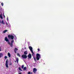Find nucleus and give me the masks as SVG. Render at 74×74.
<instances>
[{"mask_svg":"<svg viewBox=\"0 0 74 74\" xmlns=\"http://www.w3.org/2000/svg\"><path fill=\"white\" fill-rule=\"evenodd\" d=\"M36 59L37 60H39L40 58H41V55L39 53H37L36 55Z\"/></svg>","mask_w":74,"mask_h":74,"instance_id":"obj_1","label":"nucleus"},{"mask_svg":"<svg viewBox=\"0 0 74 74\" xmlns=\"http://www.w3.org/2000/svg\"><path fill=\"white\" fill-rule=\"evenodd\" d=\"M14 42V40H12L11 41V43H10V42H8V44L10 45L11 47H12L13 46V42Z\"/></svg>","mask_w":74,"mask_h":74,"instance_id":"obj_2","label":"nucleus"},{"mask_svg":"<svg viewBox=\"0 0 74 74\" xmlns=\"http://www.w3.org/2000/svg\"><path fill=\"white\" fill-rule=\"evenodd\" d=\"M8 38H9V39H12V40H14V36L12 35H9L8 36Z\"/></svg>","mask_w":74,"mask_h":74,"instance_id":"obj_3","label":"nucleus"},{"mask_svg":"<svg viewBox=\"0 0 74 74\" xmlns=\"http://www.w3.org/2000/svg\"><path fill=\"white\" fill-rule=\"evenodd\" d=\"M21 57L22 58H23V59H26V58H27V56L26 55H23Z\"/></svg>","mask_w":74,"mask_h":74,"instance_id":"obj_4","label":"nucleus"},{"mask_svg":"<svg viewBox=\"0 0 74 74\" xmlns=\"http://www.w3.org/2000/svg\"><path fill=\"white\" fill-rule=\"evenodd\" d=\"M5 66L6 68L8 67V59H7L6 61Z\"/></svg>","mask_w":74,"mask_h":74,"instance_id":"obj_5","label":"nucleus"},{"mask_svg":"<svg viewBox=\"0 0 74 74\" xmlns=\"http://www.w3.org/2000/svg\"><path fill=\"white\" fill-rule=\"evenodd\" d=\"M37 71V69H36V68H34L33 69V73H36Z\"/></svg>","mask_w":74,"mask_h":74,"instance_id":"obj_6","label":"nucleus"},{"mask_svg":"<svg viewBox=\"0 0 74 74\" xmlns=\"http://www.w3.org/2000/svg\"><path fill=\"white\" fill-rule=\"evenodd\" d=\"M29 48L31 52H32L33 51V48L32 47L29 46Z\"/></svg>","mask_w":74,"mask_h":74,"instance_id":"obj_7","label":"nucleus"},{"mask_svg":"<svg viewBox=\"0 0 74 74\" xmlns=\"http://www.w3.org/2000/svg\"><path fill=\"white\" fill-rule=\"evenodd\" d=\"M5 40L6 41V42H9V40H8V38H7V37H5Z\"/></svg>","mask_w":74,"mask_h":74,"instance_id":"obj_8","label":"nucleus"},{"mask_svg":"<svg viewBox=\"0 0 74 74\" xmlns=\"http://www.w3.org/2000/svg\"><path fill=\"white\" fill-rule=\"evenodd\" d=\"M28 57L29 59H31L32 58V55H31V54H29L28 56Z\"/></svg>","mask_w":74,"mask_h":74,"instance_id":"obj_9","label":"nucleus"},{"mask_svg":"<svg viewBox=\"0 0 74 74\" xmlns=\"http://www.w3.org/2000/svg\"><path fill=\"white\" fill-rule=\"evenodd\" d=\"M18 49L17 48H15L14 49V51L15 53H16V51H18Z\"/></svg>","mask_w":74,"mask_h":74,"instance_id":"obj_10","label":"nucleus"},{"mask_svg":"<svg viewBox=\"0 0 74 74\" xmlns=\"http://www.w3.org/2000/svg\"><path fill=\"white\" fill-rule=\"evenodd\" d=\"M8 55L9 58H10L11 57V54H10V53H8Z\"/></svg>","mask_w":74,"mask_h":74,"instance_id":"obj_11","label":"nucleus"},{"mask_svg":"<svg viewBox=\"0 0 74 74\" xmlns=\"http://www.w3.org/2000/svg\"><path fill=\"white\" fill-rule=\"evenodd\" d=\"M24 54L25 55H27V51H25L24 52Z\"/></svg>","mask_w":74,"mask_h":74,"instance_id":"obj_12","label":"nucleus"},{"mask_svg":"<svg viewBox=\"0 0 74 74\" xmlns=\"http://www.w3.org/2000/svg\"><path fill=\"white\" fill-rule=\"evenodd\" d=\"M31 53H32V56H34V52H33V51H31Z\"/></svg>","mask_w":74,"mask_h":74,"instance_id":"obj_13","label":"nucleus"},{"mask_svg":"<svg viewBox=\"0 0 74 74\" xmlns=\"http://www.w3.org/2000/svg\"><path fill=\"white\" fill-rule=\"evenodd\" d=\"M34 58V59L35 61V62H37V60H36V58H35L34 57H33Z\"/></svg>","mask_w":74,"mask_h":74,"instance_id":"obj_14","label":"nucleus"},{"mask_svg":"<svg viewBox=\"0 0 74 74\" xmlns=\"http://www.w3.org/2000/svg\"><path fill=\"white\" fill-rule=\"evenodd\" d=\"M16 61L17 62V63H18V61L19 60V59H18V58H16Z\"/></svg>","mask_w":74,"mask_h":74,"instance_id":"obj_15","label":"nucleus"},{"mask_svg":"<svg viewBox=\"0 0 74 74\" xmlns=\"http://www.w3.org/2000/svg\"><path fill=\"white\" fill-rule=\"evenodd\" d=\"M7 32V30H5L3 32V33H6V32Z\"/></svg>","mask_w":74,"mask_h":74,"instance_id":"obj_16","label":"nucleus"},{"mask_svg":"<svg viewBox=\"0 0 74 74\" xmlns=\"http://www.w3.org/2000/svg\"><path fill=\"white\" fill-rule=\"evenodd\" d=\"M18 69L19 70H20V71H22V69H21V67H19L18 68Z\"/></svg>","mask_w":74,"mask_h":74,"instance_id":"obj_17","label":"nucleus"},{"mask_svg":"<svg viewBox=\"0 0 74 74\" xmlns=\"http://www.w3.org/2000/svg\"><path fill=\"white\" fill-rule=\"evenodd\" d=\"M1 23L2 24H3V25H4V24H5V23H4V21H3V20H2Z\"/></svg>","mask_w":74,"mask_h":74,"instance_id":"obj_18","label":"nucleus"},{"mask_svg":"<svg viewBox=\"0 0 74 74\" xmlns=\"http://www.w3.org/2000/svg\"><path fill=\"white\" fill-rule=\"evenodd\" d=\"M3 54L2 53H0V58H1V57L3 56Z\"/></svg>","mask_w":74,"mask_h":74,"instance_id":"obj_19","label":"nucleus"},{"mask_svg":"<svg viewBox=\"0 0 74 74\" xmlns=\"http://www.w3.org/2000/svg\"><path fill=\"white\" fill-rule=\"evenodd\" d=\"M23 70H26V67H25L23 69Z\"/></svg>","mask_w":74,"mask_h":74,"instance_id":"obj_20","label":"nucleus"},{"mask_svg":"<svg viewBox=\"0 0 74 74\" xmlns=\"http://www.w3.org/2000/svg\"><path fill=\"white\" fill-rule=\"evenodd\" d=\"M0 18L2 19H3V16H2V15H0Z\"/></svg>","mask_w":74,"mask_h":74,"instance_id":"obj_21","label":"nucleus"},{"mask_svg":"<svg viewBox=\"0 0 74 74\" xmlns=\"http://www.w3.org/2000/svg\"><path fill=\"white\" fill-rule=\"evenodd\" d=\"M17 56H19V57H20L21 56L19 53H17Z\"/></svg>","mask_w":74,"mask_h":74,"instance_id":"obj_22","label":"nucleus"},{"mask_svg":"<svg viewBox=\"0 0 74 74\" xmlns=\"http://www.w3.org/2000/svg\"><path fill=\"white\" fill-rule=\"evenodd\" d=\"M1 5H2V6H3V5H4V3H1Z\"/></svg>","mask_w":74,"mask_h":74,"instance_id":"obj_23","label":"nucleus"},{"mask_svg":"<svg viewBox=\"0 0 74 74\" xmlns=\"http://www.w3.org/2000/svg\"><path fill=\"white\" fill-rule=\"evenodd\" d=\"M22 69H23L24 68V65H23L21 66Z\"/></svg>","mask_w":74,"mask_h":74,"instance_id":"obj_24","label":"nucleus"},{"mask_svg":"<svg viewBox=\"0 0 74 74\" xmlns=\"http://www.w3.org/2000/svg\"><path fill=\"white\" fill-rule=\"evenodd\" d=\"M12 64V62H11L10 64H9V65L10 66H11Z\"/></svg>","mask_w":74,"mask_h":74,"instance_id":"obj_25","label":"nucleus"},{"mask_svg":"<svg viewBox=\"0 0 74 74\" xmlns=\"http://www.w3.org/2000/svg\"><path fill=\"white\" fill-rule=\"evenodd\" d=\"M7 56H5V59H7Z\"/></svg>","mask_w":74,"mask_h":74,"instance_id":"obj_26","label":"nucleus"},{"mask_svg":"<svg viewBox=\"0 0 74 74\" xmlns=\"http://www.w3.org/2000/svg\"><path fill=\"white\" fill-rule=\"evenodd\" d=\"M38 51L39 52V51H40V49H39V48H38Z\"/></svg>","mask_w":74,"mask_h":74,"instance_id":"obj_27","label":"nucleus"},{"mask_svg":"<svg viewBox=\"0 0 74 74\" xmlns=\"http://www.w3.org/2000/svg\"><path fill=\"white\" fill-rule=\"evenodd\" d=\"M28 74H31V73H30V72H29L28 73Z\"/></svg>","mask_w":74,"mask_h":74,"instance_id":"obj_28","label":"nucleus"},{"mask_svg":"<svg viewBox=\"0 0 74 74\" xmlns=\"http://www.w3.org/2000/svg\"><path fill=\"white\" fill-rule=\"evenodd\" d=\"M8 18H7V21H8Z\"/></svg>","mask_w":74,"mask_h":74,"instance_id":"obj_29","label":"nucleus"},{"mask_svg":"<svg viewBox=\"0 0 74 74\" xmlns=\"http://www.w3.org/2000/svg\"><path fill=\"white\" fill-rule=\"evenodd\" d=\"M0 51H1V49L0 48Z\"/></svg>","mask_w":74,"mask_h":74,"instance_id":"obj_30","label":"nucleus"},{"mask_svg":"<svg viewBox=\"0 0 74 74\" xmlns=\"http://www.w3.org/2000/svg\"><path fill=\"white\" fill-rule=\"evenodd\" d=\"M19 74H22L21 73H19Z\"/></svg>","mask_w":74,"mask_h":74,"instance_id":"obj_31","label":"nucleus"},{"mask_svg":"<svg viewBox=\"0 0 74 74\" xmlns=\"http://www.w3.org/2000/svg\"><path fill=\"white\" fill-rule=\"evenodd\" d=\"M4 17H5V16H4Z\"/></svg>","mask_w":74,"mask_h":74,"instance_id":"obj_32","label":"nucleus"},{"mask_svg":"<svg viewBox=\"0 0 74 74\" xmlns=\"http://www.w3.org/2000/svg\"><path fill=\"white\" fill-rule=\"evenodd\" d=\"M28 59H29V58H28Z\"/></svg>","mask_w":74,"mask_h":74,"instance_id":"obj_33","label":"nucleus"}]
</instances>
